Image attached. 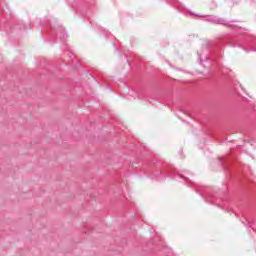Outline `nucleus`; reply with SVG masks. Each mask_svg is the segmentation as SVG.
<instances>
[{"instance_id":"f257e3e1","label":"nucleus","mask_w":256,"mask_h":256,"mask_svg":"<svg viewBox=\"0 0 256 256\" xmlns=\"http://www.w3.org/2000/svg\"><path fill=\"white\" fill-rule=\"evenodd\" d=\"M197 17H204L205 21H208V23H214L215 25H229V22L227 20L220 18L219 16L214 15H197Z\"/></svg>"},{"instance_id":"f03ea898","label":"nucleus","mask_w":256,"mask_h":256,"mask_svg":"<svg viewBox=\"0 0 256 256\" xmlns=\"http://www.w3.org/2000/svg\"><path fill=\"white\" fill-rule=\"evenodd\" d=\"M218 161L221 163L223 161V158H218Z\"/></svg>"},{"instance_id":"7ed1b4c3","label":"nucleus","mask_w":256,"mask_h":256,"mask_svg":"<svg viewBox=\"0 0 256 256\" xmlns=\"http://www.w3.org/2000/svg\"><path fill=\"white\" fill-rule=\"evenodd\" d=\"M179 177H180V179H183L184 176H183V174H179Z\"/></svg>"}]
</instances>
